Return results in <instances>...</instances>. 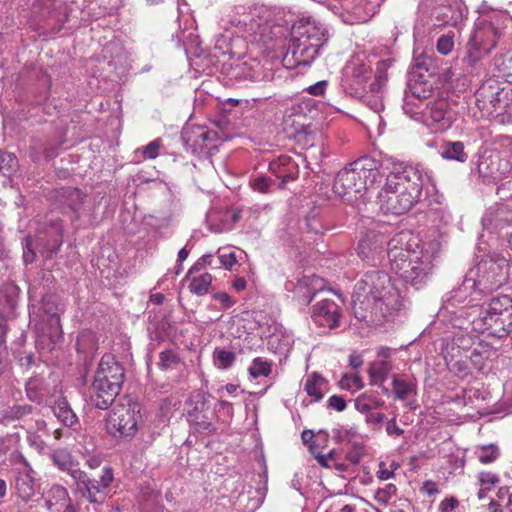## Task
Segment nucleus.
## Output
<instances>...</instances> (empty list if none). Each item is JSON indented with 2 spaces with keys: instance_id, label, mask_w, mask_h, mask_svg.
<instances>
[{
  "instance_id": "f257e3e1",
  "label": "nucleus",
  "mask_w": 512,
  "mask_h": 512,
  "mask_svg": "<svg viewBox=\"0 0 512 512\" xmlns=\"http://www.w3.org/2000/svg\"><path fill=\"white\" fill-rule=\"evenodd\" d=\"M401 307L402 298L384 271H368L354 286L352 310L359 321L381 324Z\"/></svg>"
},
{
  "instance_id": "f03ea898",
  "label": "nucleus",
  "mask_w": 512,
  "mask_h": 512,
  "mask_svg": "<svg viewBox=\"0 0 512 512\" xmlns=\"http://www.w3.org/2000/svg\"><path fill=\"white\" fill-rule=\"evenodd\" d=\"M391 270L416 290L429 281L434 268L432 256L418 247L410 232L402 231L387 242Z\"/></svg>"
},
{
  "instance_id": "7ed1b4c3",
  "label": "nucleus",
  "mask_w": 512,
  "mask_h": 512,
  "mask_svg": "<svg viewBox=\"0 0 512 512\" xmlns=\"http://www.w3.org/2000/svg\"><path fill=\"white\" fill-rule=\"evenodd\" d=\"M451 322L459 329H472L488 336L504 338L512 331V298L507 295L492 298L487 307L471 304L450 312Z\"/></svg>"
},
{
  "instance_id": "20e7f679",
  "label": "nucleus",
  "mask_w": 512,
  "mask_h": 512,
  "mask_svg": "<svg viewBox=\"0 0 512 512\" xmlns=\"http://www.w3.org/2000/svg\"><path fill=\"white\" fill-rule=\"evenodd\" d=\"M328 40L327 28L315 20H307L294 26L287 52L283 56V65L292 69L300 65L311 64Z\"/></svg>"
},
{
  "instance_id": "39448f33",
  "label": "nucleus",
  "mask_w": 512,
  "mask_h": 512,
  "mask_svg": "<svg viewBox=\"0 0 512 512\" xmlns=\"http://www.w3.org/2000/svg\"><path fill=\"white\" fill-rule=\"evenodd\" d=\"M124 368L111 355L101 358L89 389L90 403L106 410L120 393L124 382Z\"/></svg>"
},
{
  "instance_id": "423d86ee",
  "label": "nucleus",
  "mask_w": 512,
  "mask_h": 512,
  "mask_svg": "<svg viewBox=\"0 0 512 512\" xmlns=\"http://www.w3.org/2000/svg\"><path fill=\"white\" fill-rule=\"evenodd\" d=\"M381 179L375 161L365 158L355 161L337 173L333 191L339 197L351 201L358 195L362 196L364 191L381 182Z\"/></svg>"
},
{
  "instance_id": "0eeeda50",
  "label": "nucleus",
  "mask_w": 512,
  "mask_h": 512,
  "mask_svg": "<svg viewBox=\"0 0 512 512\" xmlns=\"http://www.w3.org/2000/svg\"><path fill=\"white\" fill-rule=\"evenodd\" d=\"M388 176L389 187L402 190L417 203L423 200L431 206L440 204L443 199L431 174L418 166H405L399 171L390 172Z\"/></svg>"
},
{
  "instance_id": "6e6552de",
  "label": "nucleus",
  "mask_w": 512,
  "mask_h": 512,
  "mask_svg": "<svg viewBox=\"0 0 512 512\" xmlns=\"http://www.w3.org/2000/svg\"><path fill=\"white\" fill-rule=\"evenodd\" d=\"M268 10L263 6L245 8L236 7L231 24L243 31L245 37L252 43L267 45L272 40L273 29L280 30V26H271Z\"/></svg>"
},
{
  "instance_id": "1a4fd4ad",
  "label": "nucleus",
  "mask_w": 512,
  "mask_h": 512,
  "mask_svg": "<svg viewBox=\"0 0 512 512\" xmlns=\"http://www.w3.org/2000/svg\"><path fill=\"white\" fill-rule=\"evenodd\" d=\"M142 405L131 398L119 401L106 418L107 432L114 438H132L142 423Z\"/></svg>"
},
{
  "instance_id": "9d476101",
  "label": "nucleus",
  "mask_w": 512,
  "mask_h": 512,
  "mask_svg": "<svg viewBox=\"0 0 512 512\" xmlns=\"http://www.w3.org/2000/svg\"><path fill=\"white\" fill-rule=\"evenodd\" d=\"M512 266L504 258L485 259L471 269L465 283L472 282V287L480 292H489L504 285L512 276Z\"/></svg>"
},
{
  "instance_id": "9b49d317",
  "label": "nucleus",
  "mask_w": 512,
  "mask_h": 512,
  "mask_svg": "<svg viewBox=\"0 0 512 512\" xmlns=\"http://www.w3.org/2000/svg\"><path fill=\"white\" fill-rule=\"evenodd\" d=\"M113 478V470L107 466L102 469L98 478H89L84 471L76 472V475H73L80 494L93 504L105 502Z\"/></svg>"
},
{
  "instance_id": "f8f14e48",
  "label": "nucleus",
  "mask_w": 512,
  "mask_h": 512,
  "mask_svg": "<svg viewBox=\"0 0 512 512\" xmlns=\"http://www.w3.org/2000/svg\"><path fill=\"white\" fill-rule=\"evenodd\" d=\"M378 199L381 209L392 214H403L417 203L413 197L405 194L402 190L389 187L388 175L384 187L378 194Z\"/></svg>"
},
{
  "instance_id": "ddd939ff",
  "label": "nucleus",
  "mask_w": 512,
  "mask_h": 512,
  "mask_svg": "<svg viewBox=\"0 0 512 512\" xmlns=\"http://www.w3.org/2000/svg\"><path fill=\"white\" fill-rule=\"evenodd\" d=\"M385 236L380 231L370 230L366 232L358 241L357 254L368 263H374L379 260L383 253Z\"/></svg>"
},
{
  "instance_id": "4468645a",
  "label": "nucleus",
  "mask_w": 512,
  "mask_h": 512,
  "mask_svg": "<svg viewBox=\"0 0 512 512\" xmlns=\"http://www.w3.org/2000/svg\"><path fill=\"white\" fill-rule=\"evenodd\" d=\"M48 512H77L68 490L60 484H52L42 494Z\"/></svg>"
},
{
  "instance_id": "2eb2a0df",
  "label": "nucleus",
  "mask_w": 512,
  "mask_h": 512,
  "mask_svg": "<svg viewBox=\"0 0 512 512\" xmlns=\"http://www.w3.org/2000/svg\"><path fill=\"white\" fill-rule=\"evenodd\" d=\"M425 123L434 132L446 130L453 121V114L448 109L447 101L441 99L432 102L424 112Z\"/></svg>"
},
{
  "instance_id": "dca6fc26",
  "label": "nucleus",
  "mask_w": 512,
  "mask_h": 512,
  "mask_svg": "<svg viewBox=\"0 0 512 512\" xmlns=\"http://www.w3.org/2000/svg\"><path fill=\"white\" fill-rule=\"evenodd\" d=\"M341 316L340 307L332 300L323 299L313 308L312 318L319 326L334 328L339 324Z\"/></svg>"
},
{
  "instance_id": "f3484780",
  "label": "nucleus",
  "mask_w": 512,
  "mask_h": 512,
  "mask_svg": "<svg viewBox=\"0 0 512 512\" xmlns=\"http://www.w3.org/2000/svg\"><path fill=\"white\" fill-rule=\"evenodd\" d=\"M497 37V28L492 23L481 20L475 24L469 40L481 46L484 51L491 52L496 47Z\"/></svg>"
},
{
  "instance_id": "a211bd4d",
  "label": "nucleus",
  "mask_w": 512,
  "mask_h": 512,
  "mask_svg": "<svg viewBox=\"0 0 512 512\" xmlns=\"http://www.w3.org/2000/svg\"><path fill=\"white\" fill-rule=\"evenodd\" d=\"M43 311L48 316L49 330L47 336L52 344H56L62 338V328L60 324V309L56 299L53 296H47L43 299Z\"/></svg>"
},
{
  "instance_id": "6ab92c4d",
  "label": "nucleus",
  "mask_w": 512,
  "mask_h": 512,
  "mask_svg": "<svg viewBox=\"0 0 512 512\" xmlns=\"http://www.w3.org/2000/svg\"><path fill=\"white\" fill-rule=\"evenodd\" d=\"M240 217V211L234 208L211 212L208 215L210 230L215 233L230 231L233 229L234 224L239 221Z\"/></svg>"
},
{
  "instance_id": "aec40b11",
  "label": "nucleus",
  "mask_w": 512,
  "mask_h": 512,
  "mask_svg": "<svg viewBox=\"0 0 512 512\" xmlns=\"http://www.w3.org/2000/svg\"><path fill=\"white\" fill-rule=\"evenodd\" d=\"M392 389L394 397L404 401L417 394V379L412 374H395L392 378Z\"/></svg>"
},
{
  "instance_id": "412c9836",
  "label": "nucleus",
  "mask_w": 512,
  "mask_h": 512,
  "mask_svg": "<svg viewBox=\"0 0 512 512\" xmlns=\"http://www.w3.org/2000/svg\"><path fill=\"white\" fill-rule=\"evenodd\" d=\"M500 160L498 156L482 157L478 163V173L484 182L498 181L503 178L507 172V162L504 163L505 168L500 169Z\"/></svg>"
},
{
  "instance_id": "4be33fe9",
  "label": "nucleus",
  "mask_w": 512,
  "mask_h": 512,
  "mask_svg": "<svg viewBox=\"0 0 512 512\" xmlns=\"http://www.w3.org/2000/svg\"><path fill=\"white\" fill-rule=\"evenodd\" d=\"M310 452L315 457L317 463L327 469H334L339 473L350 472V466L343 461L341 454L336 449H331L328 453L317 452L314 446H310Z\"/></svg>"
},
{
  "instance_id": "5701e85b",
  "label": "nucleus",
  "mask_w": 512,
  "mask_h": 512,
  "mask_svg": "<svg viewBox=\"0 0 512 512\" xmlns=\"http://www.w3.org/2000/svg\"><path fill=\"white\" fill-rule=\"evenodd\" d=\"M467 10L465 6L455 1L453 4L442 7L437 18L446 25L458 27L466 18Z\"/></svg>"
},
{
  "instance_id": "b1692460",
  "label": "nucleus",
  "mask_w": 512,
  "mask_h": 512,
  "mask_svg": "<svg viewBox=\"0 0 512 512\" xmlns=\"http://www.w3.org/2000/svg\"><path fill=\"white\" fill-rule=\"evenodd\" d=\"M27 467L28 470L18 473L15 482L17 494L25 502L31 500L36 493L32 469L29 465Z\"/></svg>"
},
{
  "instance_id": "393cba45",
  "label": "nucleus",
  "mask_w": 512,
  "mask_h": 512,
  "mask_svg": "<svg viewBox=\"0 0 512 512\" xmlns=\"http://www.w3.org/2000/svg\"><path fill=\"white\" fill-rule=\"evenodd\" d=\"M304 391L318 402L328 391V381L320 374L313 372L308 375L304 383Z\"/></svg>"
},
{
  "instance_id": "a878e982",
  "label": "nucleus",
  "mask_w": 512,
  "mask_h": 512,
  "mask_svg": "<svg viewBox=\"0 0 512 512\" xmlns=\"http://www.w3.org/2000/svg\"><path fill=\"white\" fill-rule=\"evenodd\" d=\"M55 417L65 426L72 427L78 422V417L72 410L65 397H60L52 405Z\"/></svg>"
},
{
  "instance_id": "bb28decb",
  "label": "nucleus",
  "mask_w": 512,
  "mask_h": 512,
  "mask_svg": "<svg viewBox=\"0 0 512 512\" xmlns=\"http://www.w3.org/2000/svg\"><path fill=\"white\" fill-rule=\"evenodd\" d=\"M50 459L53 464L61 471L67 472L72 478L76 472H82L76 468L73 457L67 449L59 448L50 454Z\"/></svg>"
},
{
  "instance_id": "cd10ccee",
  "label": "nucleus",
  "mask_w": 512,
  "mask_h": 512,
  "mask_svg": "<svg viewBox=\"0 0 512 512\" xmlns=\"http://www.w3.org/2000/svg\"><path fill=\"white\" fill-rule=\"evenodd\" d=\"M215 136L214 132L204 127H196L189 131H185L183 138L187 144L193 148L203 149L207 147V143L212 141Z\"/></svg>"
},
{
  "instance_id": "c85d7f7f",
  "label": "nucleus",
  "mask_w": 512,
  "mask_h": 512,
  "mask_svg": "<svg viewBox=\"0 0 512 512\" xmlns=\"http://www.w3.org/2000/svg\"><path fill=\"white\" fill-rule=\"evenodd\" d=\"M25 388L26 395L30 401L38 404L44 401L46 389L44 385V379L41 376L37 375L29 378Z\"/></svg>"
},
{
  "instance_id": "c756f323",
  "label": "nucleus",
  "mask_w": 512,
  "mask_h": 512,
  "mask_svg": "<svg viewBox=\"0 0 512 512\" xmlns=\"http://www.w3.org/2000/svg\"><path fill=\"white\" fill-rule=\"evenodd\" d=\"M33 407L28 404L13 405L2 411V421L9 423L16 420H26L33 414Z\"/></svg>"
},
{
  "instance_id": "7c9ffc66",
  "label": "nucleus",
  "mask_w": 512,
  "mask_h": 512,
  "mask_svg": "<svg viewBox=\"0 0 512 512\" xmlns=\"http://www.w3.org/2000/svg\"><path fill=\"white\" fill-rule=\"evenodd\" d=\"M391 371V364L386 361H375L369 368V376L373 384L381 385Z\"/></svg>"
},
{
  "instance_id": "2f4dec72",
  "label": "nucleus",
  "mask_w": 512,
  "mask_h": 512,
  "mask_svg": "<svg viewBox=\"0 0 512 512\" xmlns=\"http://www.w3.org/2000/svg\"><path fill=\"white\" fill-rule=\"evenodd\" d=\"M248 372L252 378L268 377L272 372V361L257 357L253 359Z\"/></svg>"
},
{
  "instance_id": "473e14b6",
  "label": "nucleus",
  "mask_w": 512,
  "mask_h": 512,
  "mask_svg": "<svg viewBox=\"0 0 512 512\" xmlns=\"http://www.w3.org/2000/svg\"><path fill=\"white\" fill-rule=\"evenodd\" d=\"M442 157L458 162H465L468 159V155L464 151V144L460 141L447 143L445 150L442 152Z\"/></svg>"
},
{
  "instance_id": "72a5a7b5",
  "label": "nucleus",
  "mask_w": 512,
  "mask_h": 512,
  "mask_svg": "<svg viewBox=\"0 0 512 512\" xmlns=\"http://www.w3.org/2000/svg\"><path fill=\"white\" fill-rule=\"evenodd\" d=\"M211 283L212 275L210 273H203L191 280L189 290L193 294L203 296L208 293Z\"/></svg>"
},
{
  "instance_id": "f704fd0d",
  "label": "nucleus",
  "mask_w": 512,
  "mask_h": 512,
  "mask_svg": "<svg viewBox=\"0 0 512 512\" xmlns=\"http://www.w3.org/2000/svg\"><path fill=\"white\" fill-rule=\"evenodd\" d=\"M475 454L480 463L490 464L498 459L500 452L495 444H489L477 447Z\"/></svg>"
},
{
  "instance_id": "c9c22d12",
  "label": "nucleus",
  "mask_w": 512,
  "mask_h": 512,
  "mask_svg": "<svg viewBox=\"0 0 512 512\" xmlns=\"http://www.w3.org/2000/svg\"><path fill=\"white\" fill-rule=\"evenodd\" d=\"M18 168V160L13 153L0 152V173L12 175Z\"/></svg>"
},
{
  "instance_id": "e433bc0d",
  "label": "nucleus",
  "mask_w": 512,
  "mask_h": 512,
  "mask_svg": "<svg viewBox=\"0 0 512 512\" xmlns=\"http://www.w3.org/2000/svg\"><path fill=\"white\" fill-rule=\"evenodd\" d=\"M490 53L491 52L489 51H484L481 46L474 44V42L469 40L467 44L465 60L469 63L470 66H474L477 62L482 60Z\"/></svg>"
},
{
  "instance_id": "4c0bfd02",
  "label": "nucleus",
  "mask_w": 512,
  "mask_h": 512,
  "mask_svg": "<svg viewBox=\"0 0 512 512\" xmlns=\"http://www.w3.org/2000/svg\"><path fill=\"white\" fill-rule=\"evenodd\" d=\"M180 363L178 354L170 349L164 350L159 355L160 369L167 371L174 369Z\"/></svg>"
},
{
  "instance_id": "58836bf2",
  "label": "nucleus",
  "mask_w": 512,
  "mask_h": 512,
  "mask_svg": "<svg viewBox=\"0 0 512 512\" xmlns=\"http://www.w3.org/2000/svg\"><path fill=\"white\" fill-rule=\"evenodd\" d=\"M214 361L220 369H228L235 361V354L232 351L224 349H215L213 353Z\"/></svg>"
},
{
  "instance_id": "ea45409f",
  "label": "nucleus",
  "mask_w": 512,
  "mask_h": 512,
  "mask_svg": "<svg viewBox=\"0 0 512 512\" xmlns=\"http://www.w3.org/2000/svg\"><path fill=\"white\" fill-rule=\"evenodd\" d=\"M454 48V33L449 32L441 35L436 43L437 51L442 55H448Z\"/></svg>"
},
{
  "instance_id": "a19ab883",
  "label": "nucleus",
  "mask_w": 512,
  "mask_h": 512,
  "mask_svg": "<svg viewBox=\"0 0 512 512\" xmlns=\"http://www.w3.org/2000/svg\"><path fill=\"white\" fill-rule=\"evenodd\" d=\"M476 338L470 334L464 333L462 330L458 333H455L452 338L453 345L457 346L459 349L468 350L470 349L474 343Z\"/></svg>"
},
{
  "instance_id": "79ce46f5",
  "label": "nucleus",
  "mask_w": 512,
  "mask_h": 512,
  "mask_svg": "<svg viewBox=\"0 0 512 512\" xmlns=\"http://www.w3.org/2000/svg\"><path fill=\"white\" fill-rule=\"evenodd\" d=\"M162 147L161 139H155L140 149L143 159H155Z\"/></svg>"
},
{
  "instance_id": "37998d69",
  "label": "nucleus",
  "mask_w": 512,
  "mask_h": 512,
  "mask_svg": "<svg viewBox=\"0 0 512 512\" xmlns=\"http://www.w3.org/2000/svg\"><path fill=\"white\" fill-rule=\"evenodd\" d=\"M477 479L480 486H484L486 489L490 490L500 482L498 474L487 471L479 472Z\"/></svg>"
},
{
  "instance_id": "c03bdc74",
  "label": "nucleus",
  "mask_w": 512,
  "mask_h": 512,
  "mask_svg": "<svg viewBox=\"0 0 512 512\" xmlns=\"http://www.w3.org/2000/svg\"><path fill=\"white\" fill-rule=\"evenodd\" d=\"M339 385L342 389L359 390L363 387V382L357 375H343L339 381Z\"/></svg>"
},
{
  "instance_id": "a18cd8bd",
  "label": "nucleus",
  "mask_w": 512,
  "mask_h": 512,
  "mask_svg": "<svg viewBox=\"0 0 512 512\" xmlns=\"http://www.w3.org/2000/svg\"><path fill=\"white\" fill-rule=\"evenodd\" d=\"M364 455V447L361 444L354 443L346 454V461L349 466H355Z\"/></svg>"
},
{
  "instance_id": "49530a36",
  "label": "nucleus",
  "mask_w": 512,
  "mask_h": 512,
  "mask_svg": "<svg viewBox=\"0 0 512 512\" xmlns=\"http://www.w3.org/2000/svg\"><path fill=\"white\" fill-rule=\"evenodd\" d=\"M218 262L225 268L230 269L237 262L235 252L230 249H219Z\"/></svg>"
},
{
  "instance_id": "de8ad7c7",
  "label": "nucleus",
  "mask_w": 512,
  "mask_h": 512,
  "mask_svg": "<svg viewBox=\"0 0 512 512\" xmlns=\"http://www.w3.org/2000/svg\"><path fill=\"white\" fill-rule=\"evenodd\" d=\"M383 96L365 93L363 95V102L374 112L379 113L383 110Z\"/></svg>"
},
{
  "instance_id": "09e8293b",
  "label": "nucleus",
  "mask_w": 512,
  "mask_h": 512,
  "mask_svg": "<svg viewBox=\"0 0 512 512\" xmlns=\"http://www.w3.org/2000/svg\"><path fill=\"white\" fill-rule=\"evenodd\" d=\"M387 81V75H375L373 82L369 85V91L366 93L381 95Z\"/></svg>"
},
{
  "instance_id": "8fccbe9b",
  "label": "nucleus",
  "mask_w": 512,
  "mask_h": 512,
  "mask_svg": "<svg viewBox=\"0 0 512 512\" xmlns=\"http://www.w3.org/2000/svg\"><path fill=\"white\" fill-rule=\"evenodd\" d=\"M397 488L394 484H387L384 488L376 492V499L382 503H387L396 495Z\"/></svg>"
},
{
  "instance_id": "3c124183",
  "label": "nucleus",
  "mask_w": 512,
  "mask_h": 512,
  "mask_svg": "<svg viewBox=\"0 0 512 512\" xmlns=\"http://www.w3.org/2000/svg\"><path fill=\"white\" fill-rule=\"evenodd\" d=\"M327 407L337 412H342L346 409L347 403L343 396L332 395L327 401Z\"/></svg>"
},
{
  "instance_id": "603ef678",
  "label": "nucleus",
  "mask_w": 512,
  "mask_h": 512,
  "mask_svg": "<svg viewBox=\"0 0 512 512\" xmlns=\"http://www.w3.org/2000/svg\"><path fill=\"white\" fill-rule=\"evenodd\" d=\"M271 185V180L266 177H256L251 180V187L254 191H258L260 193H267L269 191Z\"/></svg>"
},
{
  "instance_id": "864d4df0",
  "label": "nucleus",
  "mask_w": 512,
  "mask_h": 512,
  "mask_svg": "<svg viewBox=\"0 0 512 512\" xmlns=\"http://www.w3.org/2000/svg\"><path fill=\"white\" fill-rule=\"evenodd\" d=\"M459 506V501L455 497L443 499L439 505L441 512H453Z\"/></svg>"
},
{
  "instance_id": "5fc2aeb1",
  "label": "nucleus",
  "mask_w": 512,
  "mask_h": 512,
  "mask_svg": "<svg viewBox=\"0 0 512 512\" xmlns=\"http://www.w3.org/2000/svg\"><path fill=\"white\" fill-rule=\"evenodd\" d=\"M206 266H213L211 255L202 256L188 271V275L198 272Z\"/></svg>"
},
{
  "instance_id": "6e6d98bb",
  "label": "nucleus",
  "mask_w": 512,
  "mask_h": 512,
  "mask_svg": "<svg viewBox=\"0 0 512 512\" xmlns=\"http://www.w3.org/2000/svg\"><path fill=\"white\" fill-rule=\"evenodd\" d=\"M386 433L391 437H399L404 431L401 429L396 422V416L390 419L386 424Z\"/></svg>"
},
{
  "instance_id": "4d7b16f0",
  "label": "nucleus",
  "mask_w": 512,
  "mask_h": 512,
  "mask_svg": "<svg viewBox=\"0 0 512 512\" xmlns=\"http://www.w3.org/2000/svg\"><path fill=\"white\" fill-rule=\"evenodd\" d=\"M213 298L220 302L224 308H230L234 305L235 301L226 292H217L213 295Z\"/></svg>"
},
{
  "instance_id": "13d9d810",
  "label": "nucleus",
  "mask_w": 512,
  "mask_h": 512,
  "mask_svg": "<svg viewBox=\"0 0 512 512\" xmlns=\"http://www.w3.org/2000/svg\"><path fill=\"white\" fill-rule=\"evenodd\" d=\"M369 70L365 65H360L354 69L353 75L359 85L366 82L368 79Z\"/></svg>"
},
{
  "instance_id": "bf43d9fd",
  "label": "nucleus",
  "mask_w": 512,
  "mask_h": 512,
  "mask_svg": "<svg viewBox=\"0 0 512 512\" xmlns=\"http://www.w3.org/2000/svg\"><path fill=\"white\" fill-rule=\"evenodd\" d=\"M377 477L381 480H388L394 477V470L388 469L384 462H380Z\"/></svg>"
},
{
  "instance_id": "052dcab7",
  "label": "nucleus",
  "mask_w": 512,
  "mask_h": 512,
  "mask_svg": "<svg viewBox=\"0 0 512 512\" xmlns=\"http://www.w3.org/2000/svg\"><path fill=\"white\" fill-rule=\"evenodd\" d=\"M31 245H32L31 239L29 237L26 238V248L24 249V252H23V259L26 264L33 263L35 260V257H36L35 252L31 249Z\"/></svg>"
},
{
  "instance_id": "680f3d73",
  "label": "nucleus",
  "mask_w": 512,
  "mask_h": 512,
  "mask_svg": "<svg viewBox=\"0 0 512 512\" xmlns=\"http://www.w3.org/2000/svg\"><path fill=\"white\" fill-rule=\"evenodd\" d=\"M327 87L326 81H319L307 88V91L311 95H322Z\"/></svg>"
},
{
  "instance_id": "e2e57ef3",
  "label": "nucleus",
  "mask_w": 512,
  "mask_h": 512,
  "mask_svg": "<svg viewBox=\"0 0 512 512\" xmlns=\"http://www.w3.org/2000/svg\"><path fill=\"white\" fill-rule=\"evenodd\" d=\"M355 408L361 413H368L372 409V406L364 397H361L355 401Z\"/></svg>"
},
{
  "instance_id": "0e129e2a",
  "label": "nucleus",
  "mask_w": 512,
  "mask_h": 512,
  "mask_svg": "<svg viewBox=\"0 0 512 512\" xmlns=\"http://www.w3.org/2000/svg\"><path fill=\"white\" fill-rule=\"evenodd\" d=\"M392 60L391 59H384L380 60L377 63L376 67V75H386V71L391 66Z\"/></svg>"
},
{
  "instance_id": "69168bd1",
  "label": "nucleus",
  "mask_w": 512,
  "mask_h": 512,
  "mask_svg": "<svg viewBox=\"0 0 512 512\" xmlns=\"http://www.w3.org/2000/svg\"><path fill=\"white\" fill-rule=\"evenodd\" d=\"M422 489L429 496L439 493L436 483L431 480L425 481Z\"/></svg>"
},
{
  "instance_id": "338daca9",
  "label": "nucleus",
  "mask_w": 512,
  "mask_h": 512,
  "mask_svg": "<svg viewBox=\"0 0 512 512\" xmlns=\"http://www.w3.org/2000/svg\"><path fill=\"white\" fill-rule=\"evenodd\" d=\"M385 419V415L380 412L369 413L366 417V421L370 424H381Z\"/></svg>"
},
{
  "instance_id": "774afa93",
  "label": "nucleus",
  "mask_w": 512,
  "mask_h": 512,
  "mask_svg": "<svg viewBox=\"0 0 512 512\" xmlns=\"http://www.w3.org/2000/svg\"><path fill=\"white\" fill-rule=\"evenodd\" d=\"M488 510L489 512H506L505 510V506L502 507L499 502L497 501H490V503L488 504Z\"/></svg>"
}]
</instances>
